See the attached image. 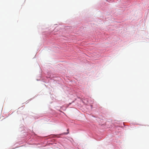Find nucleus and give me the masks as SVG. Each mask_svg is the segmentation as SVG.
Masks as SVG:
<instances>
[{"mask_svg": "<svg viewBox=\"0 0 149 149\" xmlns=\"http://www.w3.org/2000/svg\"><path fill=\"white\" fill-rule=\"evenodd\" d=\"M69 133V132H67V133H64V134H68V133Z\"/></svg>", "mask_w": 149, "mask_h": 149, "instance_id": "1", "label": "nucleus"}, {"mask_svg": "<svg viewBox=\"0 0 149 149\" xmlns=\"http://www.w3.org/2000/svg\"><path fill=\"white\" fill-rule=\"evenodd\" d=\"M68 130H69L68 129L67 130V131H68Z\"/></svg>", "mask_w": 149, "mask_h": 149, "instance_id": "2", "label": "nucleus"}]
</instances>
